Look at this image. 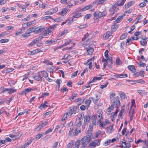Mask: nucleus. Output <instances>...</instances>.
I'll list each match as a JSON object with an SVG mask.
<instances>
[{
    "instance_id": "33",
    "label": "nucleus",
    "mask_w": 148,
    "mask_h": 148,
    "mask_svg": "<svg viewBox=\"0 0 148 148\" xmlns=\"http://www.w3.org/2000/svg\"><path fill=\"white\" fill-rule=\"evenodd\" d=\"M53 19L52 17L51 16H44L42 18L41 20L42 21H45L46 20L48 19Z\"/></svg>"
},
{
    "instance_id": "54",
    "label": "nucleus",
    "mask_w": 148,
    "mask_h": 148,
    "mask_svg": "<svg viewBox=\"0 0 148 148\" xmlns=\"http://www.w3.org/2000/svg\"><path fill=\"white\" fill-rule=\"evenodd\" d=\"M138 64L139 67H144L146 66L145 63L141 62H138Z\"/></svg>"
},
{
    "instance_id": "1",
    "label": "nucleus",
    "mask_w": 148,
    "mask_h": 148,
    "mask_svg": "<svg viewBox=\"0 0 148 148\" xmlns=\"http://www.w3.org/2000/svg\"><path fill=\"white\" fill-rule=\"evenodd\" d=\"M110 99L111 101H112V104L111 106L109 107L107 109L108 112H111L114 108H118V106L117 104V102L118 101L119 102V101L116 99L115 94L114 92L110 93Z\"/></svg>"
},
{
    "instance_id": "15",
    "label": "nucleus",
    "mask_w": 148,
    "mask_h": 148,
    "mask_svg": "<svg viewBox=\"0 0 148 148\" xmlns=\"http://www.w3.org/2000/svg\"><path fill=\"white\" fill-rule=\"evenodd\" d=\"M70 9L67 8H64L62 9V11L59 12V14L61 15H65L67 13V11H70Z\"/></svg>"
},
{
    "instance_id": "18",
    "label": "nucleus",
    "mask_w": 148,
    "mask_h": 148,
    "mask_svg": "<svg viewBox=\"0 0 148 148\" xmlns=\"http://www.w3.org/2000/svg\"><path fill=\"white\" fill-rule=\"evenodd\" d=\"M77 128H75L73 132V135L74 136H77L79 133H81V130H78Z\"/></svg>"
},
{
    "instance_id": "10",
    "label": "nucleus",
    "mask_w": 148,
    "mask_h": 148,
    "mask_svg": "<svg viewBox=\"0 0 148 148\" xmlns=\"http://www.w3.org/2000/svg\"><path fill=\"white\" fill-rule=\"evenodd\" d=\"M69 112H68L70 116L72 115L73 114H75L77 110V107L75 106H73L69 108Z\"/></svg>"
},
{
    "instance_id": "25",
    "label": "nucleus",
    "mask_w": 148,
    "mask_h": 148,
    "mask_svg": "<svg viewBox=\"0 0 148 148\" xmlns=\"http://www.w3.org/2000/svg\"><path fill=\"white\" fill-rule=\"evenodd\" d=\"M102 79L101 77H94L93 79H92V81H91L88 84H90L92 83V82H95L97 80H100L101 79Z\"/></svg>"
},
{
    "instance_id": "3",
    "label": "nucleus",
    "mask_w": 148,
    "mask_h": 148,
    "mask_svg": "<svg viewBox=\"0 0 148 148\" xmlns=\"http://www.w3.org/2000/svg\"><path fill=\"white\" fill-rule=\"evenodd\" d=\"M92 122L93 124L96 125H98L101 120H103L101 114H99L98 116L97 114H94L92 117Z\"/></svg>"
},
{
    "instance_id": "26",
    "label": "nucleus",
    "mask_w": 148,
    "mask_h": 148,
    "mask_svg": "<svg viewBox=\"0 0 148 148\" xmlns=\"http://www.w3.org/2000/svg\"><path fill=\"white\" fill-rule=\"evenodd\" d=\"M91 103V101L89 99H87L85 100V103L86 105L87 108H88L89 107V105Z\"/></svg>"
},
{
    "instance_id": "23",
    "label": "nucleus",
    "mask_w": 148,
    "mask_h": 148,
    "mask_svg": "<svg viewBox=\"0 0 148 148\" xmlns=\"http://www.w3.org/2000/svg\"><path fill=\"white\" fill-rule=\"evenodd\" d=\"M43 62L47 65H52L53 64L52 62L50 61L49 60L47 59H44Z\"/></svg>"
},
{
    "instance_id": "47",
    "label": "nucleus",
    "mask_w": 148,
    "mask_h": 148,
    "mask_svg": "<svg viewBox=\"0 0 148 148\" xmlns=\"http://www.w3.org/2000/svg\"><path fill=\"white\" fill-rule=\"evenodd\" d=\"M52 31L51 30H48L46 31L43 34V35L44 36H46L47 35H49L52 32Z\"/></svg>"
},
{
    "instance_id": "11",
    "label": "nucleus",
    "mask_w": 148,
    "mask_h": 148,
    "mask_svg": "<svg viewBox=\"0 0 148 148\" xmlns=\"http://www.w3.org/2000/svg\"><path fill=\"white\" fill-rule=\"evenodd\" d=\"M116 108V110L115 112H112L111 114V118L112 121H113L114 118L117 116V114L119 111V110L118 108Z\"/></svg>"
},
{
    "instance_id": "12",
    "label": "nucleus",
    "mask_w": 148,
    "mask_h": 148,
    "mask_svg": "<svg viewBox=\"0 0 148 148\" xmlns=\"http://www.w3.org/2000/svg\"><path fill=\"white\" fill-rule=\"evenodd\" d=\"M113 125H110L109 127L106 128V132L107 133L110 134L113 131Z\"/></svg>"
},
{
    "instance_id": "20",
    "label": "nucleus",
    "mask_w": 148,
    "mask_h": 148,
    "mask_svg": "<svg viewBox=\"0 0 148 148\" xmlns=\"http://www.w3.org/2000/svg\"><path fill=\"white\" fill-rule=\"evenodd\" d=\"M128 68L132 72L134 73L136 72V69L133 65H129L128 66Z\"/></svg>"
},
{
    "instance_id": "50",
    "label": "nucleus",
    "mask_w": 148,
    "mask_h": 148,
    "mask_svg": "<svg viewBox=\"0 0 148 148\" xmlns=\"http://www.w3.org/2000/svg\"><path fill=\"white\" fill-rule=\"evenodd\" d=\"M127 129L126 128H125L122 131V134L123 135H125V136H126L127 135L128 133V132H127Z\"/></svg>"
},
{
    "instance_id": "27",
    "label": "nucleus",
    "mask_w": 148,
    "mask_h": 148,
    "mask_svg": "<svg viewBox=\"0 0 148 148\" xmlns=\"http://www.w3.org/2000/svg\"><path fill=\"white\" fill-rule=\"evenodd\" d=\"M41 75L45 77V78H47L48 77V73L45 71H43L41 72Z\"/></svg>"
},
{
    "instance_id": "17",
    "label": "nucleus",
    "mask_w": 148,
    "mask_h": 148,
    "mask_svg": "<svg viewBox=\"0 0 148 148\" xmlns=\"http://www.w3.org/2000/svg\"><path fill=\"white\" fill-rule=\"evenodd\" d=\"M34 78L35 80L37 81H41L42 79V77L38 74H36L34 75Z\"/></svg>"
},
{
    "instance_id": "60",
    "label": "nucleus",
    "mask_w": 148,
    "mask_h": 148,
    "mask_svg": "<svg viewBox=\"0 0 148 148\" xmlns=\"http://www.w3.org/2000/svg\"><path fill=\"white\" fill-rule=\"evenodd\" d=\"M17 5L19 7L23 10L24 12H25L26 10V9L25 8H24L22 5L19 4L18 3H16Z\"/></svg>"
},
{
    "instance_id": "37",
    "label": "nucleus",
    "mask_w": 148,
    "mask_h": 148,
    "mask_svg": "<svg viewBox=\"0 0 148 148\" xmlns=\"http://www.w3.org/2000/svg\"><path fill=\"white\" fill-rule=\"evenodd\" d=\"M134 82H135V83H140L141 84H145V82L142 79L135 80Z\"/></svg>"
},
{
    "instance_id": "44",
    "label": "nucleus",
    "mask_w": 148,
    "mask_h": 148,
    "mask_svg": "<svg viewBox=\"0 0 148 148\" xmlns=\"http://www.w3.org/2000/svg\"><path fill=\"white\" fill-rule=\"evenodd\" d=\"M48 107V106L45 104V103H43V104H42L40 106H39L38 107V108L40 109H42V108H44L45 107Z\"/></svg>"
},
{
    "instance_id": "28",
    "label": "nucleus",
    "mask_w": 148,
    "mask_h": 148,
    "mask_svg": "<svg viewBox=\"0 0 148 148\" xmlns=\"http://www.w3.org/2000/svg\"><path fill=\"white\" fill-rule=\"evenodd\" d=\"M36 43V40L34 39L27 46L29 47H32L34 46Z\"/></svg>"
},
{
    "instance_id": "52",
    "label": "nucleus",
    "mask_w": 148,
    "mask_h": 148,
    "mask_svg": "<svg viewBox=\"0 0 148 148\" xmlns=\"http://www.w3.org/2000/svg\"><path fill=\"white\" fill-rule=\"evenodd\" d=\"M61 82V81L60 79H57L56 81V84H58V88H59L60 87V84Z\"/></svg>"
},
{
    "instance_id": "64",
    "label": "nucleus",
    "mask_w": 148,
    "mask_h": 148,
    "mask_svg": "<svg viewBox=\"0 0 148 148\" xmlns=\"http://www.w3.org/2000/svg\"><path fill=\"white\" fill-rule=\"evenodd\" d=\"M88 33H86L84 35V37L82 38V40L83 41L85 40L88 36Z\"/></svg>"
},
{
    "instance_id": "61",
    "label": "nucleus",
    "mask_w": 148,
    "mask_h": 148,
    "mask_svg": "<svg viewBox=\"0 0 148 148\" xmlns=\"http://www.w3.org/2000/svg\"><path fill=\"white\" fill-rule=\"evenodd\" d=\"M111 143V141L110 140H107V141H105L104 143V145H108L110 144Z\"/></svg>"
},
{
    "instance_id": "49",
    "label": "nucleus",
    "mask_w": 148,
    "mask_h": 148,
    "mask_svg": "<svg viewBox=\"0 0 148 148\" xmlns=\"http://www.w3.org/2000/svg\"><path fill=\"white\" fill-rule=\"evenodd\" d=\"M49 95V93L47 92H44L42 93V95H41L40 98H42Z\"/></svg>"
},
{
    "instance_id": "46",
    "label": "nucleus",
    "mask_w": 148,
    "mask_h": 148,
    "mask_svg": "<svg viewBox=\"0 0 148 148\" xmlns=\"http://www.w3.org/2000/svg\"><path fill=\"white\" fill-rule=\"evenodd\" d=\"M68 115H69L68 112L66 113L64 115L62 119V121H64L67 118V116ZM69 115H68L69 116Z\"/></svg>"
},
{
    "instance_id": "58",
    "label": "nucleus",
    "mask_w": 148,
    "mask_h": 148,
    "mask_svg": "<svg viewBox=\"0 0 148 148\" xmlns=\"http://www.w3.org/2000/svg\"><path fill=\"white\" fill-rule=\"evenodd\" d=\"M87 26V24H85L83 25H82L77 27V28L79 29H82L85 28Z\"/></svg>"
},
{
    "instance_id": "31",
    "label": "nucleus",
    "mask_w": 148,
    "mask_h": 148,
    "mask_svg": "<svg viewBox=\"0 0 148 148\" xmlns=\"http://www.w3.org/2000/svg\"><path fill=\"white\" fill-rule=\"evenodd\" d=\"M112 61V60H111L110 59H107L106 58V59H105L103 57L102 60V62H110V64H112L113 63Z\"/></svg>"
},
{
    "instance_id": "24",
    "label": "nucleus",
    "mask_w": 148,
    "mask_h": 148,
    "mask_svg": "<svg viewBox=\"0 0 148 148\" xmlns=\"http://www.w3.org/2000/svg\"><path fill=\"white\" fill-rule=\"evenodd\" d=\"M125 15V14H124L122 16H119L116 21V23H119L121 22L123 18V16Z\"/></svg>"
},
{
    "instance_id": "40",
    "label": "nucleus",
    "mask_w": 148,
    "mask_h": 148,
    "mask_svg": "<svg viewBox=\"0 0 148 148\" xmlns=\"http://www.w3.org/2000/svg\"><path fill=\"white\" fill-rule=\"evenodd\" d=\"M134 3V2L133 1H130L127 4V5H125V8H128L131 7L133 4Z\"/></svg>"
},
{
    "instance_id": "2",
    "label": "nucleus",
    "mask_w": 148,
    "mask_h": 148,
    "mask_svg": "<svg viewBox=\"0 0 148 148\" xmlns=\"http://www.w3.org/2000/svg\"><path fill=\"white\" fill-rule=\"evenodd\" d=\"M107 14L106 10L105 8L100 10V11H96L93 14L94 19L97 20L106 16Z\"/></svg>"
},
{
    "instance_id": "32",
    "label": "nucleus",
    "mask_w": 148,
    "mask_h": 148,
    "mask_svg": "<svg viewBox=\"0 0 148 148\" xmlns=\"http://www.w3.org/2000/svg\"><path fill=\"white\" fill-rule=\"evenodd\" d=\"M115 63L117 65H119L122 64V62L119 58H117L116 59Z\"/></svg>"
},
{
    "instance_id": "56",
    "label": "nucleus",
    "mask_w": 148,
    "mask_h": 148,
    "mask_svg": "<svg viewBox=\"0 0 148 148\" xmlns=\"http://www.w3.org/2000/svg\"><path fill=\"white\" fill-rule=\"evenodd\" d=\"M143 143H144L146 145L147 147H143L142 148H148V140H143Z\"/></svg>"
},
{
    "instance_id": "55",
    "label": "nucleus",
    "mask_w": 148,
    "mask_h": 148,
    "mask_svg": "<svg viewBox=\"0 0 148 148\" xmlns=\"http://www.w3.org/2000/svg\"><path fill=\"white\" fill-rule=\"evenodd\" d=\"M43 38V36H40L34 39L36 40V42L37 43L39 41H40Z\"/></svg>"
},
{
    "instance_id": "51",
    "label": "nucleus",
    "mask_w": 148,
    "mask_h": 148,
    "mask_svg": "<svg viewBox=\"0 0 148 148\" xmlns=\"http://www.w3.org/2000/svg\"><path fill=\"white\" fill-rule=\"evenodd\" d=\"M9 40L7 39H4L0 40V43H4L7 42L9 41Z\"/></svg>"
},
{
    "instance_id": "16",
    "label": "nucleus",
    "mask_w": 148,
    "mask_h": 148,
    "mask_svg": "<svg viewBox=\"0 0 148 148\" xmlns=\"http://www.w3.org/2000/svg\"><path fill=\"white\" fill-rule=\"evenodd\" d=\"M115 77L117 78H124L127 77V75L125 73L121 74H116L114 75Z\"/></svg>"
},
{
    "instance_id": "35",
    "label": "nucleus",
    "mask_w": 148,
    "mask_h": 148,
    "mask_svg": "<svg viewBox=\"0 0 148 148\" xmlns=\"http://www.w3.org/2000/svg\"><path fill=\"white\" fill-rule=\"evenodd\" d=\"M118 26L117 25L114 24L112 26L111 29L113 31H115L117 29Z\"/></svg>"
},
{
    "instance_id": "30",
    "label": "nucleus",
    "mask_w": 148,
    "mask_h": 148,
    "mask_svg": "<svg viewBox=\"0 0 148 148\" xmlns=\"http://www.w3.org/2000/svg\"><path fill=\"white\" fill-rule=\"evenodd\" d=\"M96 99H94V98L93 97H91L90 98V99H91L92 101H93V102L95 103H97V101L99 99V98L98 97V95H96Z\"/></svg>"
},
{
    "instance_id": "4",
    "label": "nucleus",
    "mask_w": 148,
    "mask_h": 148,
    "mask_svg": "<svg viewBox=\"0 0 148 148\" xmlns=\"http://www.w3.org/2000/svg\"><path fill=\"white\" fill-rule=\"evenodd\" d=\"M88 138L87 136H85L82 138L81 140H78L76 142L78 143L79 146L80 145H81L80 148H85L88 142L87 141Z\"/></svg>"
},
{
    "instance_id": "21",
    "label": "nucleus",
    "mask_w": 148,
    "mask_h": 148,
    "mask_svg": "<svg viewBox=\"0 0 148 148\" xmlns=\"http://www.w3.org/2000/svg\"><path fill=\"white\" fill-rule=\"evenodd\" d=\"M41 51V50L39 49H37L32 51H30V54L31 55H34L38 53V52H40Z\"/></svg>"
},
{
    "instance_id": "8",
    "label": "nucleus",
    "mask_w": 148,
    "mask_h": 148,
    "mask_svg": "<svg viewBox=\"0 0 148 148\" xmlns=\"http://www.w3.org/2000/svg\"><path fill=\"white\" fill-rule=\"evenodd\" d=\"M112 31H107L106 33H104L103 35V38L104 40H106L110 38L112 36Z\"/></svg>"
},
{
    "instance_id": "9",
    "label": "nucleus",
    "mask_w": 148,
    "mask_h": 148,
    "mask_svg": "<svg viewBox=\"0 0 148 148\" xmlns=\"http://www.w3.org/2000/svg\"><path fill=\"white\" fill-rule=\"evenodd\" d=\"M126 0H120L117 1L116 3H115L114 5H113L111 6V8L110 9V10L112 9L115 8L116 7L117 8V6H121L124 4V3H125Z\"/></svg>"
},
{
    "instance_id": "22",
    "label": "nucleus",
    "mask_w": 148,
    "mask_h": 148,
    "mask_svg": "<svg viewBox=\"0 0 148 148\" xmlns=\"http://www.w3.org/2000/svg\"><path fill=\"white\" fill-rule=\"evenodd\" d=\"M32 90V88H26L24 90L22 91V93L23 94L26 95L27 92H29Z\"/></svg>"
},
{
    "instance_id": "63",
    "label": "nucleus",
    "mask_w": 148,
    "mask_h": 148,
    "mask_svg": "<svg viewBox=\"0 0 148 148\" xmlns=\"http://www.w3.org/2000/svg\"><path fill=\"white\" fill-rule=\"evenodd\" d=\"M102 105V103H98L97 104H96L95 105V108L98 109L99 108V106H101Z\"/></svg>"
},
{
    "instance_id": "19",
    "label": "nucleus",
    "mask_w": 148,
    "mask_h": 148,
    "mask_svg": "<svg viewBox=\"0 0 148 148\" xmlns=\"http://www.w3.org/2000/svg\"><path fill=\"white\" fill-rule=\"evenodd\" d=\"M35 27H31L28 29L27 30V32L28 33L30 34L32 32H34L35 33Z\"/></svg>"
},
{
    "instance_id": "43",
    "label": "nucleus",
    "mask_w": 148,
    "mask_h": 148,
    "mask_svg": "<svg viewBox=\"0 0 148 148\" xmlns=\"http://www.w3.org/2000/svg\"><path fill=\"white\" fill-rule=\"evenodd\" d=\"M84 121L88 122L90 120V117L88 116L85 115L84 116Z\"/></svg>"
},
{
    "instance_id": "41",
    "label": "nucleus",
    "mask_w": 148,
    "mask_h": 148,
    "mask_svg": "<svg viewBox=\"0 0 148 148\" xmlns=\"http://www.w3.org/2000/svg\"><path fill=\"white\" fill-rule=\"evenodd\" d=\"M32 23V22L29 21L27 23H23V26L24 27H28L30 26Z\"/></svg>"
},
{
    "instance_id": "29",
    "label": "nucleus",
    "mask_w": 148,
    "mask_h": 148,
    "mask_svg": "<svg viewBox=\"0 0 148 148\" xmlns=\"http://www.w3.org/2000/svg\"><path fill=\"white\" fill-rule=\"evenodd\" d=\"M21 136V134H18V135H14L12 134H10L9 135V136L11 138H18L19 137H20Z\"/></svg>"
},
{
    "instance_id": "53",
    "label": "nucleus",
    "mask_w": 148,
    "mask_h": 148,
    "mask_svg": "<svg viewBox=\"0 0 148 148\" xmlns=\"http://www.w3.org/2000/svg\"><path fill=\"white\" fill-rule=\"evenodd\" d=\"M53 130V128H49V129L47 130H46L45 132L44 133V134H48L49 133L51 132Z\"/></svg>"
},
{
    "instance_id": "13",
    "label": "nucleus",
    "mask_w": 148,
    "mask_h": 148,
    "mask_svg": "<svg viewBox=\"0 0 148 148\" xmlns=\"http://www.w3.org/2000/svg\"><path fill=\"white\" fill-rule=\"evenodd\" d=\"M111 8V7L110 8L109 10V11L110 12V16H112L115 12H116L118 10H119V8H116V7L115 8L111 9L110 10V9Z\"/></svg>"
},
{
    "instance_id": "39",
    "label": "nucleus",
    "mask_w": 148,
    "mask_h": 148,
    "mask_svg": "<svg viewBox=\"0 0 148 148\" xmlns=\"http://www.w3.org/2000/svg\"><path fill=\"white\" fill-rule=\"evenodd\" d=\"M54 41L52 40L51 39L50 40H47L45 41V43L46 44H47L49 45H51Z\"/></svg>"
},
{
    "instance_id": "42",
    "label": "nucleus",
    "mask_w": 148,
    "mask_h": 148,
    "mask_svg": "<svg viewBox=\"0 0 148 148\" xmlns=\"http://www.w3.org/2000/svg\"><path fill=\"white\" fill-rule=\"evenodd\" d=\"M120 95L121 98L123 99H125L126 98L125 94L123 92H121Z\"/></svg>"
},
{
    "instance_id": "34",
    "label": "nucleus",
    "mask_w": 148,
    "mask_h": 148,
    "mask_svg": "<svg viewBox=\"0 0 148 148\" xmlns=\"http://www.w3.org/2000/svg\"><path fill=\"white\" fill-rule=\"evenodd\" d=\"M82 16V14L81 13H78L76 14H74L73 16L72 17V18H78Z\"/></svg>"
},
{
    "instance_id": "7",
    "label": "nucleus",
    "mask_w": 148,
    "mask_h": 148,
    "mask_svg": "<svg viewBox=\"0 0 148 148\" xmlns=\"http://www.w3.org/2000/svg\"><path fill=\"white\" fill-rule=\"evenodd\" d=\"M35 33L38 34L40 32H43L46 30L45 27L44 26H40L36 27H35Z\"/></svg>"
},
{
    "instance_id": "14",
    "label": "nucleus",
    "mask_w": 148,
    "mask_h": 148,
    "mask_svg": "<svg viewBox=\"0 0 148 148\" xmlns=\"http://www.w3.org/2000/svg\"><path fill=\"white\" fill-rule=\"evenodd\" d=\"M84 48L86 49V50L88 55H91L93 53L94 50L91 47L87 48L86 46H84Z\"/></svg>"
},
{
    "instance_id": "59",
    "label": "nucleus",
    "mask_w": 148,
    "mask_h": 148,
    "mask_svg": "<svg viewBox=\"0 0 148 148\" xmlns=\"http://www.w3.org/2000/svg\"><path fill=\"white\" fill-rule=\"evenodd\" d=\"M127 34H122V35L120 37V40H123L127 36Z\"/></svg>"
},
{
    "instance_id": "6",
    "label": "nucleus",
    "mask_w": 148,
    "mask_h": 148,
    "mask_svg": "<svg viewBox=\"0 0 148 148\" xmlns=\"http://www.w3.org/2000/svg\"><path fill=\"white\" fill-rule=\"evenodd\" d=\"M96 3V2L94 1L93 3H92L89 5H87L83 8H80L79 9V10L80 12H83L91 9L94 5Z\"/></svg>"
},
{
    "instance_id": "57",
    "label": "nucleus",
    "mask_w": 148,
    "mask_h": 148,
    "mask_svg": "<svg viewBox=\"0 0 148 148\" xmlns=\"http://www.w3.org/2000/svg\"><path fill=\"white\" fill-rule=\"evenodd\" d=\"M108 50H106L105 52V56L106 58L107 59H109V57L108 56Z\"/></svg>"
},
{
    "instance_id": "38",
    "label": "nucleus",
    "mask_w": 148,
    "mask_h": 148,
    "mask_svg": "<svg viewBox=\"0 0 148 148\" xmlns=\"http://www.w3.org/2000/svg\"><path fill=\"white\" fill-rule=\"evenodd\" d=\"M43 135V133H42L41 134H38L36 136V140H38L42 137Z\"/></svg>"
},
{
    "instance_id": "36",
    "label": "nucleus",
    "mask_w": 148,
    "mask_h": 148,
    "mask_svg": "<svg viewBox=\"0 0 148 148\" xmlns=\"http://www.w3.org/2000/svg\"><path fill=\"white\" fill-rule=\"evenodd\" d=\"M16 92V89H14L12 88L9 89V91L8 92V93L9 94H11L12 93Z\"/></svg>"
},
{
    "instance_id": "48",
    "label": "nucleus",
    "mask_w": 148,
    "mask_h": 148,
    "mask_svg": "<svg viewBox=\"0 0 148 148\" xmlns=\"http://www.w3.org/2000/svg\"><path fill=\"white\" fill-rule=\"evenodd\" d=\"M58 10V8H55L54 9L50 10V11L51 12L52 14H53L57 12Z\"/></svg>"
},
{
    "instance_id": "62",
    "label": "nucleus",
    "mask_w": 148,
    "mask_h": 148,
    "mask_svg": "<svg viewBox=\"0 0 148 148\" xmlns=\"http://www.w3.org/2000/svg\"><path fill=\"white\" fill-rule=\"evenodd\" d=\"M92 133V131H90V130H88L87 132V136L89 138H90L91 137Z\"/></svg>"
},
{
    "instance_id": "5",
    "label": "nucleus",
    "mask_w": 148,
    "mask_h": 148,
    "mask_svg": "<svg viewBox=\"0 0 148 148\" xmlns=\"http://www.w3.org/2000/svg\"><path fill=\"white\" fill-rule=\"evenodd\" d=\"M100 140L99 139H97L94 141L91 142L88 146L90 148H95L97 146L100 145Z\"/></svg>"
},
{
    "instance_id": "45",
    "label": "nucleus",
    "mask_w": 148,
    "mask_h": 148,
    "mask_svg": "<svg viewBox=\"0 0 148 148\" xmlns=\"http://www.w3.org/2000/svg\"><path fill=\"white\" fill-rule=\"evenodd\" d=\"M82 125V121H79L76 124V127L75 128H77V129H79L81 127Z\"/></svg>"
}]
</instances>
